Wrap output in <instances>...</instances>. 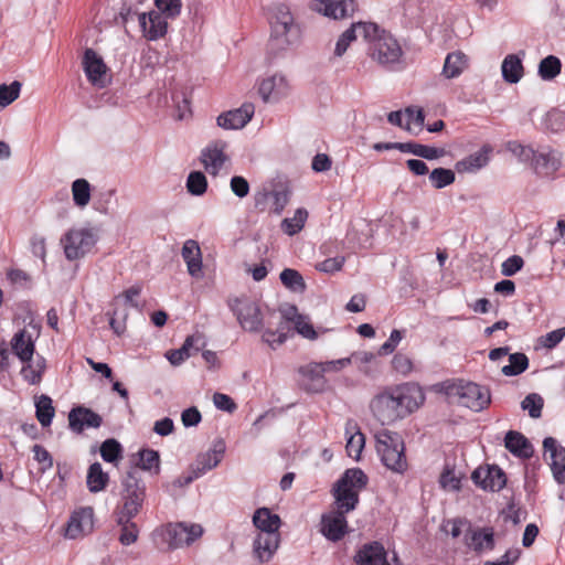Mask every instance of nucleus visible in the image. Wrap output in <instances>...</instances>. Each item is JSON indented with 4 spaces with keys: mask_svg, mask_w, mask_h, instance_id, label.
Listing matches in <instances>:
<instances>
[{
    "mask_svg": "<svg viewBox=\"0 0 565 565\" xmlns=\"http://www.w3.org/2000/svg\"><path fill=\"white\" fill-rule=\"evenodd\" d=\"M347 514L342 511H331L321 515V534L331 542L341 541L349 532Z\"/></svg>",
    "mask_w": 565,
    "mask_h": 565,
    "instance_id": "2eb2a0df",
    "label": "nucleus"
},
{
    "mask_svg": "<svg viewBox=\"0 0 565 565\" xmlns=\"http://www.w3.org/2000/svg\"><path fill=\"white\" fill-rule=\"evenodd\" d=\"M290 311L294 323V333L297 332L305 339L316 340L318 338V332L315 330L313 326L308 321V318L299 313L296 306H291Z\"/></svg>",
    "mask_w": 565,
    "mask_h": 565,
    "instance_id": "ea45409f",
    "label": "nucleus"
},
{
    "mask_svg": "<svg viewBox=\"0 0 565 565\" xmlns=\"http://www.w3.org/2000/svg\"><path fill=\"white\" fill-rule=\"evenodd\" d=\"M94 510L90 507L74 511L67 522L66 536L76 539L79 535L90 533L94 526Z\"/></svg>",
    "mask_w": 565,
    "mask_h": 565,
    "instance_id": "4be33fe9",
    "label": "nucleus"
},
{
    "mask_svg": "<svg viewBox=\"0 0 565 565\" xmlns=\"http://www.w3.org/2000/svg\"><path fill=\"white\" fill-rule=\"evenodd\" d=\"M352 25L354 28L355 33L360 32L364 40H366L371 44H374V42L381 39L382 35L386 34V32L374 22L359 21L352 23Z\"/></svg>",
    "mask_w": 565,
    "mask_h": 565,
    "instance_id": "de8ad7c7",
    "label": "nucleus"
},
{
    "mask_svg": "<svg viewBox=\"0 0 565 565\" xmlns=\"http://www.w3.org/2000/svg\"><path fill=\"white\" fill-rule=\"evenodd\" d=\"M369 482L365 472L360 468L347 469L337 480L332 488L335 510L348 514L356 509L360 502L359 492L363 490Z\"/></svg>",
    "mask_w": 565,
    "mask_h": 565,
    "instance_id": "f257e3e1",
    "label": "nucleus"
},
{
    "mask_svg": "<svg viewBox=\"0 0 565 565\" xmlns=\"http://www.w3.org/2000/svg\"><path fill=\"white\" fill-rule=\"evenodd\" d=\"M96 243L97 236L90 228H72L61 238L65 257L71 262L83 258Z\"/></svg>",
    "mask_w": 565,
    "mask_h": 565,
    "instance_id": "0eeeda50",
    "label": "nucleus"
},
{
    "mask_svg": "<svg viewBox=\"0 0 565 565\" xmlns=\"http://www.w3.org/2000/svg\"><path fill=\"white\" fill-rule=\"evenodd\" d=\"M544 456L548 455L553 477L558 484L565 482V447L561 446L554 437L543 440Z\"/></svg>",
    "mask_w": 565,
    "mask_h": 565,
    "instance_id": "a211bd4d",
    "label": "nucleus"
},
{
    "mask_svg": "<svg viewBox=\"0 0 565 565\" xmlns=\"http://www.w3.org/2000/svg\"><path fill=\"white\" fill-rule=\"evenodd\" d=\"M280 543L279 531L258 533L253 543L254 554L260 563L268 562Z\"/></svg>",
    "mask_w": 565,
    "mask_h": 565,
    "instance_id": "5701e85b",
    "label": "nucleus"
},
{
    "mask_svg": "<svg viewBox=\"0 0 565 565\" xmlns=\"http://www.w3.org/2000/svg\"><path fill=\"white\" fill-rule=\"evenodd\" d=\"M394 401L391 388L385 390L372 399L370 408L382 425H390L399 419Z\"/></svg>",
    "mask_w": 565,
    "mask_h": 565,
    "instance_id": "f3484780",
    "label": "nucleus"
},
{
    "mask_svg": "<svg viewBox=\"0 0 565 565\" xmlns=\"http://www.w3.org/2000/svg\"><path fill=\"white\" fill-rule=\"evenodd\" d=\"M32 451L34 454V459L42 465L40 469L42 472H45L47 469L53 467V457L42 445H34L32 447Z\"/></svg>",
    "mask_w": 565,
    "mask_h": 565,
    "instance_id": "338daca9",
    "label": "nucleus"
},
{
    "mask_svg": "<svg viewBox=\"0 0 565 565\" xmlns=\"http://www.w3.org/2000/svg\"><path fill=\"white\" fill-rule=\"evenodd\" d=\"M204 344L200 335H189L179 349L168 351L166 358L173 366H179L186 359L198 353Z\"/></svg>",
    "mask_w": 565,
    "mask_h": 565,
    "instance_id": "393cba45",
    "label": "nucleus"
},
{
    "mask_svg": "<svg viewBox=\"0 0 565 565\" xmlns=\"http://www.w3.org/2000/svg\"><path fill=\"white\" fill-rule=\"evenodd\" d=\"M471 480L484 491H500L507 484L505 472L497 465L479 467L471 473Z\"/></svg>",
    "mask_w": 565,
    "mask_h": 565,
    "instance_id": "ddd939ff",
    "label": "nucleus"
},
{
    "mask_svg": "<svg viewBox=\"0 0 565 565\" xmlns=\"http://www.w3.org/2000/svg\"><path fill=\"white\" fill-rule=\"evenodd\" d=\"M429 180L431 185L439 190L452 184L456 180V174L451 169L435 168L429 172Z\"/></svg>",
    "mask_w": 565,
    "mask_h": 565,
    "instance_id": "09e8293b",
    "label": "nucleus"
},
{
    "mask_svg": "<svg viewBox=\"0 0 565 565\" xmlns=\"http://www.w3.org/2000/svg\"><path fill=\"white\" fill-rule=\"evenodd\" d=\"M356 565H391L387 552L377 541L363 544L353 557Z\"/></svg>",
    "mask_w": 565,
    "mask_h": 565,
    "instance_id": "aec40b11",
    "label": "nucleus"
},
{
    "mask_svg": "<svg viewBox=\"0 0 565 565\" xmlns=\"http://www.w3.org/2000/svg\"><path fill=\"white\" fill-rule=\"evenodd\" d=\"M356 40V33L353 25L351 24L344 32H342L335 43L333 55L341 57L344 55L349 46L353 41Z\"/></svg>",
    "mask_w": 565,
    "mask_h": 565,
    "instance_id": "6e6d98bb",
    "label": "nucleus"
},
{
    "mask_svg": "<svg viewBox=\"0 0 565 565\" xmlns=\"http://www.w3.org/2000/svg\"><path fill=\"white\" fill-rule=\"evenodd\" d=\"M154 4L164 18H177L181 12V0H154Z\"/></svg>",
    "mask_w": 565,
    "mask_h": 565,
    "instance_id": "4d7b16f0",
    "label": "nucleus"
},
{
    "mask_svg": "<svg viewBox=\"0 0 565 565\" xmlns=\"http://www.w3.org/2000/svg\"><path fill=\"white\" fill-rule=\"evenodd\" d=\"M83 70L88 82L98 88H105L109 83L107 78L108 67L102 56L93 49H86L83 55Z\"/></svg>",
    "mask_w": 565,
    "mask_h": 565,
    "instance_id": "f8f14e48",
    "label": "nucleus"
},
{
    "mask_svg": "<svg viewBox=\"0 0 565 565\" xmlns=\"http://www.w3.org/2000/svg\"><path fill=\"white\" fill-rule=\"evenodd\" d=\"M120 486L122 505L118 513H125L128 518L136 516L140 512L146 499V483L140 473L130 468V470L122 475Z\"/></svg>",
    "mask_w": 565,
    "mask_h": 565,
    "instance_id": "20e7f679",
    "label": "nucleus"
},
{
    "mask_svg": "<svg viewBox=\"0 0 565 565\" xmlns=\"http://www.w3.org/2000/svg\"><path fill=\"white\" fill-rule=\"evenodd\" d=\"M376 451L382 463L390 470L403 473L407 469L405 445L402 436L396 431L383 429L375 436Z\"/></svg>",
    "mask_w": 565,
    "mask_h": 565,
    "instance_id": "f03ea898",
    "label": "nucleus"
},
{
    "mask_svg": "<svg viewBox=\"0 0 565 565\" xmlns=\"http://www.w3.org/2000/svg\"><path fill=\"white\" fill-rule=\"evenodd\" d=\"M404 331L394 329L392 330L390 338L387 341H385L379 349L380 355H387L395 351L397 344L403 339Z\"/></svg>",
    "mask_w": 565,
    "mask_h": 565,
    "instance_id": "774afa93",
    "label": "nucleus"
},
{
    "mask_svg": "<svg viewBox=\"0 0 565 565\" xmlns=\"http://www.w3.org/2000/svg\"><path fill=\"white\" fill-rule=\"evenodd\" d=\"M221 461L217 458H214V455L210 451L200 454L196 457L195 462L191 466V469L198 475L200 478L206 471L215 468Z\"/></svg>",
    "mask_w": 565,
    "mask_h": 565,
    "instance_id": "3c124183",
    "label": "nucleus"
},
{
    "mask_svg": "<svg viewBox=\"0 0 565 565\" xmlns=\"http://www.w3.org/2000/svg\"><path fill=\"white\" fill-rule=\"evenodd\" d=\"M562 71V62L555 55L544 57L539 64V75L544 81L554 79Z\"/></svg>",
    "mask_w": 565,
    "mask_h": 565,
    "instance_id": "a18cd8bd",
    "label": "nucleus"
},
{
    "mask_svg": "<svg viewBox=\"0 0 565 565\" xmlns=\"http://www.w3.org/2000/svg\"><path fill=\"white\" fill-rule=\"evenodd\" d=\"M227 305L245 331L256 333L263 330L266 320H264L260 307L255 300L242 296L228 299Z\"/></svg>",
    "mask_w": 565,
    "mask_h": 565,
    "instance_id": "39448f33",
    "label": "nucleus"
},
{
    "mask_svg": "<svg viewBox=\"0 0 565 565\" xmlns=\"http://www.w3.org/2000/svg\"><path fill=\"white\" fill-rule=\"evenodd\" d=\"M102 424V416L83 405L73 407L68 413V427L75 434H82L86 428H99Z\"/></svg>",
    "mask_w": 565,
    "mask_h": 565,
    "instance_id": "dca6fc26",
    "label": "nucleus"
},
{
    "mask_svg": "<svg viewBox=\"0 0 565 565\" xmlns=\"http://www.w3.org/2000/svg\"><path fill=\"white\" fill-rule=\"evenodd\" d=\"M440 487L445 490L459 491L461 488V480L455 475L454 469L446 466L439 477Z\"/></svg>",
    "mask_w": 565,
    "mask_h": 565,
    "instance_id": "bf43d9fd",
    "label": "nucleus"
},
{
    "mask_svg": "<svg viewBox=\"0 0 565 565\" xmlns=\"http://www.w3.org/2000/svg\"><path fill=\"white\" fill-rule=\"evenodd\" d=\"M465 543L477 553H482L484 550L492 551L495 546L493 527L484 526L473 530L469 525L465 535Z\"/></svg>",
    "mask_w": 565,
    "mask_h": 565,
    "instance_id": "b1692460",
    "label": "nucleus"
},
{
    "mask_svg": "<svg viewBox=\"0 0 565 565\" xmlns=\"http://www.w3.org/2000/svg\"><path fill=\"white\" fill-rule=\"evenodd\" d=\"M138 21L143 35L149 41H156L163 38L167 33V18H164L160 12L152 10L148 13H141L138 17Z\"/></svg>",
    "mask_w": 565,
    "mask_h": 565,
    "instance_id": "412c9836",
    "label": "nucleus"
},
{
    "mask_svg": "<svg viewBox=\"0 0 565 565\" xmlns=\"http://www.w3.org/2000/svg\"><path fill=\"white\" fill-rule=\"evenodd\" d=\"M365 445V437L361 431H356L354 435H351L350 438L347 441V452L348 455L359 460L361 457V452Z\"/></svg>",
    "mask_w": 565,
    "mask_h": 565,
    "instance_id": "13d9d810",
    "label": "nucleus"
},
{
    "mask_svg": "<svg viewBox=\"0 0 565 565\" xmlns=\"http://www.w3.org/2000/svg\"><path fill=\"white\" fill-rule=\"evenodd\" d=\"M11 349L21 362H31L35 345L31 334L25 329L19 330L11 340Z\"/></svg>",
    "mask_w": 565,
    "mask_h": 565,
    "instance_id": "c85d7f7f",
    "label": "nucleus"
},
{
    "mask_svg": "<svg viewBox=\"0 0 565 565\" xmlns=\"http://www.w3.org/2000/svg\"><path fill=\"white\" fill-rule=\"evenodd\" d=\"M100 456L104 461L117 465L122 459V446L115 438L104 440L99 448Z\"/></svg>",
    "mask_w": 565,
    "mask_h": 565,
    "instance_id": "79ce46f5",
    "label": "nucleus"
},
{
    "mask_svg": "<svg viewBox=\"0 0 565 565\" xmlns=\"http://www.w3.org/2000/svg\"><path fill=\"white\" fill-rule=\"evenodd\" d=\"M224 147L225 143L221 148L209 146L202 151L201 161L210 174L216 175L226 161L227 157L224 154Z\"/></svg>",
    "mask_w": 565,
    "mask_h": 565,
    "instance_id": "7c9ffc66",
    "label": "nucleus"
},
{
    "mask_svg": "<svg viewBox=\"0 0 565 565\" xmlns=\"http://www.w3.org/2000/svg\"><path fill=\"white\" fill-rule=\"evenodd\" d=\"M21 83L13 81L10 85H0V106L6 107L13 103L20 94Z\"/></svg>",
    "mask_w": 565,
    "mask_h": 565,
    "instance_id": "864d4df0",
    "label": "nucleus"
},
{
    "mask_svg": "<svg viewBox=\"0 0 565 565\" xmlns=\"http://www.w3.org/2000/svg\"><path fill=\"white\" fill-rule=\"evenodd\" d=\"M529 367V358L522 352L509 354V364L502 367L505 376H518Z\"/></svg>",
    "mask_w": 565,
    "mask_h": 565,
    "instance_id": "37998d69",
    "label": "nucleus"
},
{
    "mask_svg": "<svg viewBox=\"0 0 565 565\" xmlns=\"http://www.w3.org/2000/svg\"><path fill=\"white\" fill-rule=\"evenodd\" d=\"M285 78L282 76L274 75L271 77L265 78L259 84L258 93L262 96L264 102H268L271 94L275 93L278 84L282 85Z\"/></svg>",
    "mask_w": 565,
    "mask_h": 565,
    "instance_id": "052dcab7",
    "label": "nucleus"
},
{
    "mask_svg": "<svg viewBox=\"0 0 565 565\" xmlns=\"http://www.w3.org/2000/svg\"><path fill=\"white\" fill-rule=\"evenodd\" d=\"M491 151V146L484 145L477 152L457 161L455 168L459 173L476 172L489 163Z\"/></svg>",
    "mask_w": 565,
    "mask_h": 565,
    "instance_id": "cd10ccee",
    "label": "nucleus"
},
{
    "mask_svg": "<svg viewBox=\"0 0 565 565\" xmlns=\"http://www.w3.org/2000/svg\"><path fill=\"white\" fill-rule=\"evenodd\" d=\"M182 258L186 263L189 274L198 278L202 274V254L196 241L188 239L182 246Z\"/></svg>",
    "mask_w": 565,
    "mask_h": 565,
    "instance_id": "c756f323",
    "label": "nucleus"
},
{
    "mask_svg": "<svg viewBox=\"0 0 565 565\" xmlns=\"http://www.w3.org/2000/svg\"><path fill=\"white\" fill-rule=\"evenodd\" d=\"M561 156L556 151L536 152L531 166L534 172L540 177L553 175L559 168Z\"/></svg>",
    "mask_w": 565,
    "mask_h": 565,
    "instance_id": "bb28decb",
    "label": "nucleus"
},
{
    "mask_svg": "<svg viewBox=\"0 0 565 565\" xmlns=\"http://www.w3.org/2000/svg\"><path fill=\"white\" fill-rule=\"evenodd\" d=\"M524 266V260L519 255H512L501 265V274L505 277L514 276Z\"/></svg>",
    "mask_w": 565,
    "mask_h": 565,
    "instance_id": "0e129e2a",
    "label": "nucleus"
},
{
    "mask_svg": "<svg viewBox=\"0 0 565 565\" xmlns=\"http://www.w3.org/2000/svg\"><path fill=\"white\" fill-rule=\"evenodd\" d=\"M345 258L343 256H337L327 258L316 265V269L326 274H333L342 269Z\"/></svg>",
    "mask_w": 565,
    "mask_h": 565,
    "instance_id": "69168bd1",
    "label": "nucleus"
},
{
    "mask_svg": "<svg viewBox=\"0 0 565 565\" xmlns=\"http://www.w3.org/2000/svg\"><path fill=\"white\" fill-rule=\"evenodd\" d=\"M73 201L78 207H84L90 200V184L86 179H76L72 184Z\"/></svg>",
    "mask_w": 565,
    "mask_h": 565,
    "instance_id": "49530a36",
    "label": "nucleus"
},
{
    "mask_svg": "<svg viewBox=\"0 0 565 565\" xmlns=\"http://www.w3.org/2000/svg\"><path fill=\"white\" fill-rule=\"evenodd\" d=\"M308 212L303 207H299L296 210L294 217L284 218L281 221V230L284 233L288 234L289 236L296 235L299 233L307 221Z\"/></svg>",
    "mask_w": 565,
    "mask_h": 565,
    "instance_id": "c03bdc74",
    "label": "nucleus"
},
{
    "mask_svg": "<svg viewBox=\"0 0 565 565\" xmlns=\"http://www.w3.org/2000/svg\"><path fill=\"white\" fill-rule=\"evenodd\" d=\"M355 0H311L309 9L333 20H342L353 15L356 10Z\"/></svg>",
    "mask_w": 565,
    "mask_h": 565,
    "instance_id": "9d476101",
    "label": "nucleus"
},
{
    "mask_svg": "<svg viewBox=\"0 0 565 565\" xmlns=\"http://www.w3.org/2000/svg\"><path fill=\"white\" fill-rule=\"evenodd\" d=\"M281 284L292 292H303L307 285L302 275L292 268H285L279 275Z\"/></svg>",
    "mask_w": 565,
    "mask_h": 565,
    "instance_id": "a19ab883",
    "label": "nucleus"
},
{
    "mask_svg": "<svg viewBox=\"0 0 565 565\" xmlns=\"http://www.w3.org/2000/svg\"><path fill=\"white\" fill-rule=\"evenodd\" d=\"M109 475L103 470L99 462H94L88 467L86 475V486L92 493H98L107 488Z\"/></svg>",
    "mask_w": 565,
    "mask_h": 565,
    "instance_id": "f704fd0d",
    "label": "nucleus"
},
{
    "mask_svg": "<svg viewBox=\"0 0 565 565\" xmlns=\"http://www.w3.org/2000/svg\"><path fill=\"white\" fill-rule=\"evenodd\" d=\"M392 366L397 373H399L404 376L412 373V371L414 369L412 359L408 355L401 353V352L396 353L393 356Z\"/></svg>",
    "mask_w": 565,
    "mask_h": 565,
    "instance_id": "e2e57ef3",
    "label": "nucleus"
},
{
    "mask_svg": "<svg viewBox=\"0 0 565 565\" xmlns=\"http://www.w3.org/2000/svg\"><path fill=\"white\" fill-rule=\"evenodd\" d=\"M401 152L412 153L416 157L435 160L445 156L446 151L444 148H436L427 145H422L415 141L401 142Z\"/></svg>",
    "mask_w": 565,
    "mask_h": 565,
    "instance_id": "473e14b6",
    "label": "nucleus"
},
{
    "mask_svg": "<svg viewBox=\"0 0 565 565\" xmlns=\"http://www.w3.org/2000/svg\"><path fill=\"white\" fill-rule=\"evenodd\" d=\"M203 534L200 524L186 525L184 523L168 524L163 531V540L170 550L192 544Z\"/></svg>",
    "mask_w": 565,
    "mask_h": 565,
    "instance_id": "1a4fd4ad",
    "label": "nucleus"
},
{
    "mask_svg": "<svg viewBox=\"0 0 565 565\" xmlns=\"http://www.w3.org/2000/svg\"><path fill=\"white\" fill-rule=\"evenodd\" d=\"M370 55L381 65L397 63L402 56V49L397 41L388 34L370 45Z\"/></svg>",
    "mask_w": 565,
    "mask_h": 565,
    "instance_id": "4468645a",
    "label": "nucleus"
},
{
    "mask_svg": "<svg viewBox=\"0 0 565 565\" xmlns=\"http://www.w3.org/2000/svg\"><path fill=\"white\" fill-rule=\"evenodd\" d=\"M253 524L260 531L259 533H269L279 531L281 520L278 514L271 513L268 508H259L253 515Z\"/></svg>",
    "mask_w": 565,
    "mask_h": 565,
    "instance_id": "2f4dec72",
    "label": "nucleus"
},
{
    "mask_svg": "<svg viewBox=\"0 0 565 565\" xmlns=\"http://www.w3.org/2000/svg\"><path fill=\"white\" fill-rule=\"evenodd\" d=\"M188 192L195 196H201L206 192L207 180L203 172L192 171L186 179Z\"/></svg>",
    "mask_w": 565,
    "mask_h": 565,
    "instance_id": "8fccbe9b",
    "label": "nucleus"
},
{
    "mask_svg": "<svg viewBox=\"0 0 565 565\" xmlns=\"http://www.w3.org/2000/svg\"><path fill=\"white\" fill-rule=\"evenodd\" d=\"M138 460L135 462L132 467L135 470L137 468L149 471L152 475L160 473V454L158 450L150 448H141L137 452Z\"/></svg>",
    "mask_w": 565,
    "mask_h": 565,
    "instance_id": "c9c22d12",
    "label": "nucleus"
},
{
    "mask_svg": "<svg viewBox=\"0 0 565 565\" xmlns=\"http://www.w3.org/2000/svg\"><path fill=\"white\" fill-rule=\"evenodd\" d=\"M254 113V105L244 103L239 108L222 113L216 119L217 126L223 129H241L250 121Z\"/></svg>",
    "mask_w": 565,
    "mask_h": 565,
    "instance_id": "6ab92c4d",
    "label": "nucleus"
},
{
    "mask_svg": "<svg viewBox=\"0 0 565 565\" xmlns=\"http://www.w3.org/2000/svg\"><path fill=\"white\" fill-rule=\"evenodd\" d=\"M468 67V57L461 51L448 53L443 67V75L448 78L458 77Z\"/></svg>",
    "mask_w": 565,
    "mask_h": 565,
    "instance_id": "72a5a7b5",
    "label": "nucleus"
},
{
    "mask_svg": "<svg viewBox=\"0 0 565 565\" xmlns=\"http://www.w3.org/2000/svg\"><path fill=\"white\" fill-rule=\"evenodd\" d=\"M546 129L552 132H558L565 129V113L559 109H552L547 111L544 118Z\"/></svg>",
    "mask_w": 565,
    "mask_h": 565,
    "instance_id": "5fc2aeb1",
    "label": "nucleus"
},
{
    "mask_svg": "<svg viewBox=\"0 0 565 565\" xmlns=\"http://www.w3.org/2000/svg\"><path fill=\"white\" fill-rule=\"evenodd\" d=\"M504 447L520 459H530L534 454L531 441L520 431L509 430L504 437Z\"/></svg>",
    "mask_w": 565,
    "mask_h": 565,
    "instance_id": "a878e982",
    "label": "nucleus"
},
{
    "mask_svg": "<svg viewBox=\"0 0 565 565\" xmlns=\"http://www.w3.org/2000/svg\"><path fill=\"white\" fill-rule=\"evenodd\" d=\"M544 406L543 397L537 393H531L524 397L521 402V407L524 411H529V415L532 418H540Z\"/></svg>",
    "mask_w": 565,
    "mask_h": 565,
    "instance_id": "603ef678",
    "label": "nucleus"
},
{
    "mask_svg": "<svg viewBox=\"0 0 565 565\" xmlns=\"http://www.w3.org/2000/svg\"><path fill=\"white\" fill-rule=\"evenodd\" d=\"M135 516H127L125 513H117V524L120 525L119 542L122 545H131L138 540L139 529L138 525L132 522Z\"/></svg>",
    "mask_w": 565,
    "mask_h": 565,
    "instance_id": "e433bc0d",
    "label": "nucleus"
},
{
    "mask_svg": "<svg viewBox=\"0 0 565 565\" xmlns=\"http://www.w3.org/2000/svg\"><path fill=\"white\" fill-rule=\"evenodd\" d=\"M271 34L267 44L268 54L278 56L291 44L289 34L294 29V17L285 3L275 4L273 8Z\"/></svg>",
    "mask_w": 565,
    "mask_h": 565,
    "instance_id": "7ed1b4c3",
    "label": "nucleus"
},
{
    "mask_svg": "<svg viewBox=\"0 0 565 565\" xmlns=\"http://www.w3.org/2000/svg\"><path fill=\"white\" fill-rule=\"evenodd\" d=\"M393 398L395 399V406L398 412V417L404 418L419 406L418 398L420 402L424 399V395L418 386L404 384L391 388Z\"/></svg>",
    "mask_w": 565,
    "mask_h": 565,
    "instance_id": "9b49d317",
    "label": "nucleus"
},
{
    "mask_svg": "<svg viewBox=\"0 0 565 565\" xmlns=\"http://www.w3.org/2000/svg\"><path fill=\"white\" fill-rule=\"evenodd\" d=\"M290 323H292L290 308L281 311L280 315H277L275 311L269 312L265 322L266 328L263 332V341L273 349L284 344L287 339L294 337V328Z\"/></svg>",
    "mask_w": 565,
    "mask_h": 565,
    "instance_id": "6e6552de",
    "label": "nucleus"
},
{
    "mask_svg": "<svg viewBox=\"0 0 565 565\" xmlns=\"http://www.w3.org/2000/svg\"><path fill=\"white\" fill-rule=\"evenodd\" d=\"M502 77L507 83L516 84L523 75L521 58L515 54L505 56L501 65Z\"/></svg>",
    "mask_w": 565,
    "mask_h": 565,
    "instance_id": "4c0bfd02",
    "label": "nucleus"
},
{
    "mask_svg": "<svg viewBox=\"0 0 565 565\" xmlns=\"http://www.w3.org/2000/svg\"><path fill=\"white\" fill-rule=\"evenodd\" d=\"M270 199H273V213L280 215L289 202L290 191L288 189L270 191Z\"/></svg>",
    "mask_w": 565,
    "mask_h": 565,
    "instance_id": "680f3d73",
    "label": "nucleus"
},
{
    "mask_svg": "<svg viewBox=\"0 0 565 565\" xmlns=\"http://www.w3.org/2000/svg\"><path fill=\"white\" fill-rule=\"evenodd\" d=\"M448 394L458 396L459 404L473 412H481L491 403L490 390L473 382L459 381L449 387Z\"/></svg>",
    "mask_w": 565,
    "mask_h": 565,
    "instance_id": "423d86ee",
    "label": "nucleus"
},
{
    "mask_svg": "<svg viewBox=\"0 0 565 565\" xmlns=\"http://www.w3.org/2000/svg\"><path fill=\"white\" fill-rule=\"evenodd\" d=\"M55 409L53 401L47 395H41L35 401V416L42 427H49L52 424Z\"/></svg>",
    "mask_w": 565,
    "mask_h": 565,
    "instance_id": "58836bf2",
    "label": "nucleus"
}]
</instances>
